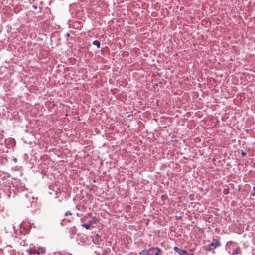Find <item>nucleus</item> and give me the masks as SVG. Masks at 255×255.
Here are the masks:
<instances>
[{"instance_id": "1", "label": "nucleus", "mask_w": 255, "mask_h": 255, "mask_svg": "<svg viewBox=\"0 0 255 255\" xmlns=\"http://www.w3.org/2000/svg\"><path fill=\"white\" fill-rule=\"evenodd\" d=\"M28 252L30 255H44L46 252V249L45 247L37 246L29 248Z\"/></svg>"}, {"instance_id": "2", "label": "nucleus", "mask_w": 255, "mask_h": 255, "mask_svg": "<svg viewBox=\"0 0 255 255\" xmlns=\"http://www.w3.org/2000/svg\"><path fill=\"white\" fill-rule=\"evenodd\" d=\"M161 250L158 248H151L148 250V255H158L161 252Z\"/></svg>"}, {"instance_id": "3", "label": "nucleus", "mask_w": 255, "mask_h": 255, "mask_svg": "<svg viewBox=\"0 0 255 255\" xmlns=\"http://www.w3.org/2000/svg\"><path fill=\"white\" fill-rule=\"evenodd\" d=\"M234 245L233 244V248H229V253L233 255L240 254L241 253L240 248L239 247H235V248H234Z\"/></svg>"}, {"instance_id": "4", "label": "nucleus", "mask_w": 255, "mask_h": 255, "mask_svg": "<svg viewBox=\"0 0 255 255\" xmlns=\"http://www.w3.org/2000/svg\"><path fill=\"white\" fill-rule=\"evenodd\" d=\"M220 246H221L220 243L218 241L216 240V241H214L213 243L209 244L208 245V248L209 250H211L214 249L215 248Z\"/></svg>"}, {"instance_id": "5", "label": "nucleus", "mask_w": 255, "mask_h": 255, "mask_svg": "<svg viewBox=\"0 0 255 255\" xmlns=\"http://www.w3.org/2000/svg\"><path fill=\"white\" fill-rule=\"evenodd\" d=\"M174 249L181 255H187V253L186 251L179 249L177 247H174Z\"/></svg>"}, {"instance_id": "6", "label": "nucleus", "mask_w": 255, "mask_h": 255, "mask_svg": "<svg viewBox=\"0 0 255 255\" xmlns=\"http://www.w3.org/2000/svg\"><path fill=\"white\" fill-rule=\"evenodd\" d=\"M97 221H98V219L96 217H93V219L90 220H89L88 222L90 225H92L93 224L96 223Z\"/></svg>"}, {"instance_id": "7", "label": "nucleus", "mask_w": 255, "mask_h": 255, "mask_svg": "<svg viewBox=\"0 0 255 255\" xmlns=\"http://www.w3.org/2000/svg\"><path fill=\"white\" fill-rule=\"evenodd\" d=\"M93 44L96 46L97 48H100V43L98 40H95L93 42Z\"/></svg>"}, {"instance_id": "8", "label": "nucleus", "mask_w": 255, "mask_h": 255, "mask_svg": "<svg viewBox=\"0 0 255 255\" xmlns=\"http://www.w3.org/2000/svg\"><path fill=\"white\" fill-rule=\"evenodd\" d=\"M91 225H90L88 222L82 225V226L85 227L86 229H89L90 228Z\"/></svg>"}, {"instance_id": "9", "label": "nucleus", "mask_w": 255, "mask_h": 255, "mask_svg": "<svg viewBox=\"0 0 255 255\" xmlns=\"http://www.w3.org/2000/svg\"><path fill=\"white\" fill-rule=\"evenodd\" d=\"M75 228L74 227H73V228H71L70 230H69V232H71L72 234H75L76 232H75Z\"/></svg>"}, {"instance_id": "10", "label": "nucleus", "mask_w": 255, "mask_h": 255, "mask_svg": "<svg viewBox=\"0 0 255 255\" xmlns=\"http://www.w3.org/2000/svg\"><path fill=\"white\" fill-rule=\"evenodd\" d=\"M73 219V217L71 216H70L69 217H67L66 218H64L63 220H67L68 222H70L71 220Z\"/></svg>"}, {"instance_id": "11", "label": "nucleus", "mask_w": 255, "mask_h": 255, "mask_svg": "<svg viewBox=\"0 0 255 255\" xmlns=\"http://www.w3.org/2000/svg\"><path fill=\"white\" fill-rule=\"evenodd\" d=\"M65 215L66 216H71L72 215V214L70 212V211H67L65 213Z\"/></svg>"}, {"instance_id": "12", "label": "nucleus", "mask_w": 255, "mask_h": 255, "mask_svg": "<svg viewBox=\"0 0 255 255\" xmlns=\"http://www.w3.org/2000/svg\"><path fill=\"white\" fill-rule=\"evenodd\" d=\"M148 250H143L142 252V253L144 255H148Z\"/></svg>"}, {"instance_id": "13", "label": "nucleus", "mask_w": 255, "mask_h": 255, "mask_svg": "<svg viewBox=\"0 0 255 255\" xmlns=\"http://www.w3.org/2000/svg\"><path fill=\"white\" fill-rule=\"evenodd\" d=\"M241 155L243 156V157H245L246 156V153L244 151H243V150H241Z\"/></svg>"}, {"instance_id": "14", "label": "nucleus", "mask_w": 255, "mask_h": 255, "mask_svg": "<svg viewBox=\"0 0 255 255\" xmlns=\"http://www.w3.org/2000/svg\"><path fill=\"white\" fill-rule=\"evenodd\" d=\"M95 237L97 238H98L99 237V236L98 234H96V235L95 236Z\"/></svg>"}, {"instance_id": "15", "label": "nucleus", "mask_w": 255, "mask_h": 255, "mask_svg": "<svg viewBox=\"0 0 255 255\" xmlns=\"http://www.w3.org/2000/svg\"><path fill=\"white\" fill-rule=\"evenodd\" d=\"M67 37L69 36V34H67Z\"/></svg>"}, {"instance_id": "16", "label": "nucleus", "mask_w": 255, "mask_h": 255, "mask_svg": "<svg viewBox=\"0 0 255 255\" xmlns=\"http://www.w3.org/2000/svg\"><path fill=\"white\" fill-rule=\"evenodd\" d=\"M253 189H254V190H255V187H254Z\"/></svg>"}, {"instance_id": "17", "label": "nucleus", "mask_w": 255, "mask_h": 255, "mask_svg": "<svg viewBox=\"0 0 255 255\" xmlns=\"http://www.w3.org/2000/svg\"><path fill=\"white\" fill-rule=\"evenodd\" d=\"M252 195L254 196L255 195V194H252Z\"/></svg>"}]
</instances>
